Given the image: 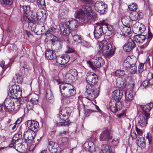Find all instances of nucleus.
<instances>
[{"label":"nucleus","instance_id":"nucleus-37","mask_svg":"<svg viewBox=\"0 0 153 153\" xmlns=\"http://www.w3.org/2000/svg\"><path fill=\"white\" fill-rule=\"evenodd\" d=\"M105 41L104 40L100 41L99 43V52L102 54V55L105 57L104 53L103 52L105 50L104 48L105 47Z\"/></svg>","mask_w":153,"mask_h":153},{"label":"nucleus","instance_id":"nucleus-56","mask_svg":"<svg viewBox=\"0 0 153 153\" xmlns=\"http://www.w3.org/2000/svg\"><path fill=\"white\" fill-rule=\"evenodd\" d=\"M62 143L63 145L66 144L68 143V139L65 137H63L62 138Z\"/></svg>","mask_w":153,"mask_h":153},{"label":"nucleus","instance_id":"nucleus-9","mask_svg":"<svg viewBox=\"0 0 153 153\" xmlns=\"http://www.w3.org/2000/svg\"><path fill=\"white\" fill-rule=\"evenodd\" d=\"M110 110L113 113H116L122 107L121 102H117L115 101H110L109 104Z\"/></svg>","mask_w":153,"mask_h":153},{"label":"nucleus","instance_id":"nucleus-62","mask_svg":"<svg viewBox=\"0 0 153 153\" xmlns=\"http://www.w3.org/2000/svg\"><path fill=\"white\" fill-rule=\"evenodd\" d=\"M27 98L26 97H22L20 99V102H21L22 105L23 104V103H25L27 102Z\"/></svg>","mask_w":153,"mask_h":153},{"label":"nucleus","instance_id":"nucleus-54","mask_svg":"<svg viewBox=\"0 0 153 153\" xmlns=\"http://www.w3.org/2000/svg\"><path fill=\"white\" fill-rule=\"evenodd\" d=\"M22 7L21 8H22L23 11H24V13H27V12H28V11H29L30 10V7L28 5H27V6H21Z\"/></svg>","mask_w":153,"mask_h":153},{"label":"nucleus","instance_id":"nucleus-7","mask_svg":"<svg viewBox=\"0 0 153 153\" xmlns=\"http://www.w3.org/2000/svg\"><path fill=\"white\" fill-rule=\"evenodd\" d=\"M86 80L87 83L93 86L97 82V77L94 73L89 72L87 74Z\"/></svg>","mask_w":153,"mask_h":153},{"label":"nucleus","instance_id":"nucleus-44","mask_svg":"<svg viewBox=\"0 0 153 153\" xmlns=\"http://www.w3.org/2000/svg\"><path fill=\"white\" fill-rule=\"evenodd\" d=\"M124 74V71L121 70H117L115 72V76L118 77H120V76H123Z\"/></svg>","mask_w":153,"mask_h":153},{"label":"nucleus","instance_id":"nucleus-16","mask_svg":"<svg viewBox=\"0 0 153 153\" xmlns=\"http://www.w3.org/2000/svg\"><path fill=\"white\" fill-rule=\"evenodd\" d=\"M76 30H73L70 33L71 34L73 39H71L72 42L75 45L80 43L82 42V39L80 36L76 34Z\"/></svg>","mask_w":153,"mask_h":153},{"label":"nucleus","instance_id":"nucleus-53","mask_svg":"<svg viewBox=\"0 0 153 153\" xmlns=\"http://www.w3.org/2000/svg\"><path fill=\"white\" fill-rule=\"evenodd\" d=\"M146 137L149 141V145H150L151 143L152 140V137L151 134L147 133Z\"/></svg>","mask_w":153,"mask_h":153},{"label":"nucleus","instance_id":"nucleus-36","mask_svg":"<svg viewBox=\"0 0 153 153\" xmlns=\"http://www.w3.org/2000/svg\"><path fill=\"white\" fill-rule=\"evenodd\" d=\"M112 139V134L109 129H106V141L108 143H110Z\"/></svg>","mask_w":153,"mask_h":153},{"label":"nucleus","instance_id":"nucleus-12","mask_svg":"<svg viewBox=\"0 0 153 153\" xmlns=\"http://www.w3.org/2000/svg\"><path fill=\"white\" fill-rule=\"evenodd\" d=\"M33 134L35 135L34 132L30 130H27L24 132L23 137L26 143H31L33 142L34 138Z\"/></svg>","mask_w":153,"mask_h":153},{"label":"nucleus","instance_id":"nucleus-57","mask_svg":"<svg viewBox=\"0 0 153 153\" xmlns=\"http://www.w3.org/2000/svg\"><path fill=\"white\" fill-rule=\"evenodd\" d=\"M100 139L101 141H104L105 139V131H103L100 134Z\"/></svg>","mask_w":153,"mask_h":153},{"label":"nucleus","instance_id":"nucleus-43","mask_svg":"<svg viewBox=\"0 0 153 153\" xmlns=\"http://www.w3.org/2000/svg\"><path fill=\"white\" fill-rule=\"evenodd\" d=\"M129 10L131 11H135L137 9V5L136 4L133 3L131 4L128 6Z\"/></svg>","mask_w":153,"mask_h":153},{"label":"nucleus","instance_id":"nucleus-38","mask_svg":"<svg viewBox=\"0 0 153 153\" xmlns=\"http://www.w3.org/2000/svg\"><path fill=\"white\" fill-rule=\"evenodd\" d=\"M21 106V102H20L19 100L13 102V104L12 105L13 107H12V110H14L17 111L19 109Z\"/></svg>","mask_w":153,"mask_h":153},{"label":"nucleus","instance_id":"nucleus-34","mask_svg":"<svg viewBox=\"0 0 153 153\" xmlns=\"http://www.w3.org/2000/svg\"><path fill=\"white\" fill-rule=\"evenodd\" d=\"M117 86H125L126 85V81L125 78L122 77H118L116 79Z\"/></svg>","mask_w":153,"mask_h":153},{"label":"nucleus","instance_id":"nucleus-19","mask_svg":"<svg viewBox=\"0 0 153 153\" xmlns=\"http://www.w3.org/2000/svg\"><path fill=\"white\" fill-rule=\"evenodd\" d=\"M9 90L11 95L14 94L15 96L20 97L22 95V89L20 87H11Z\"/></svg>","mask_w":153,"mask_h":153},{"label":"nucleus","instance_id":"nucleus-59","mask_svg":"<svg viewBox=\"0 0 153 153\" xmlns=\"http://www.w3.org/2000/svg\"><path fill=\"white\" fill-rule=\"evenodd\" d=\"M144 64L142 63H140L138 66V72L140 73H141L143 71V67Z\"/></svg>","mask_w":153,"mask_h":153},{"label":"nucleus","instance_id":"nucleus-18","mask_svg":"<svg viewBox=\"0 0 153 153\" xmlns=\"http://www.w3.org/2000/svg\"><path fill=\"white\" fill-rule=\"evenodd\" d=\"M153 107V104L152 103H149L144 105H141L140 107L143 111V115L146 116L147 117H149V112Z\"/></svg>","mask_w":153,"mask_h":153},{"label":"nucleus","instance_id":"nucleus-8","mask_svg":"<svg viewBox=\"0 0 153 153\" xmlns=\"http://www.w3.org/2000/svg\"><path fill=\"white\" fill-rule=\"evenodd\" d=\"M132 29L135 34H140L143 33L146 28L144 25L139 22H137L133 25Z\"/></svg>","mask_w":153,"mask_h":153},{"label":"nucleus","instance_id":"nucleus-45","mask_svg":"<svg viewBox=\"0 0 153 153\" xmlns=\"http://www.w3.org/2000/svg\"><path fill=\"white\" fill-rule=\"evenodd\" d=\"M70 96H73L76 94V91L74 87H72V88L68 89Z\"/></svg>","mask_w":153,"mask_h":153},{"label":"nucleus","instance_id":"nucleus-42","mask_svg":"<svg viewBox=\"0 0 153 153\" xmlns=\"http://www.w3.org/2000/svg\"><path fill=\"white\" fill-rule=\"evenodd\" d=\"M130 65H135L137 62V59L135 58H131L130 57H128L127 58Z\"/></svg>","mask_w":153,"mask_h":153},{"label":"nucleus","instance_id":"nucleus-48","mask_svg":"<svg viewBox=\"0 0 153 153\" xmlns=\"http://www.w3.org/2000/svg\"><path fill=\"white\" fill-rule=\"evenodd\" d=\"M36 3L39 7L45 5V0H36Z\"/></svg>","mask_w":153,"mask_h":153},{"label":"nucleus","instance_id":"nucleus-24","mask_svg":"<svg viewBox=\"0 0 153 153\" xmlns=\"http://www.w3.org/2000/svg\"><path fill=\"white\" fill-rule=\"evenodd\" d=\"M69 58L68 56H58L56 58V62L59 64L63 65L68 62Z\"/></svg>","mask_w":153,"mask_h":153},{"label":"nucleus","instance_id":"nucleus-6","mask_svg":"<svg viewBox=\"0 0 153 153\" xmlns=\"http://www.w3.org/2000/svg\"><path fill=\"white\" fill-rule=\"evenodd\" d=\"M105 24V21L103 20L100 23H97L95 26L94 32L95 37L97 39L100 38L103 33L102 26Z\"/></svg>","mask_w":153,"mask_h":153},{"label":"nucleus","instance_id":"nucleus-28","mask_svg":"<svg viewBox=\"0 0 153 153\" xmlns=\"http://www.w3.org/2000/svg\"><path fill=\"white\" fill-rule=\"evenodd\" d=\"M13 102L10 98H8L5 99L4 102V105L6 108L8 110H12V108Z\"/></svg>","mask_w":153,"mask_h":153},{"label":"nucleus","instance_id":"nucleus-20","mask_svg":"<svg viewBox=\"0 0 153 153\" xmlns=\"http://www.w3.org/2000/svg\"><path fill=\"white\" fill-rule=\"evenodd\" d=\"M135 44L134 41L130 39L123 46L124 50L126 52L131 51L135 47Z\"/></svg>","mask_w":153,"mask_h":153},{"label":"nucleus","instance_id":"nucleus-23","mask_svg":"<svg viewBox=\"0 0 153 153\" xmlns=\"http://www.w3.org/2000/svg\"><path fill=\"white\" fill-rule=\"evenodd\" d=\"M14 82L13 85H15L16 86L19 85L21 84L23 80V77L22 75L18 73H16L15 76L13 77Z\"/></svg>","mask_w":153,"mask_h":153},{"label":"nucleus","instance_id":"nucleus-40","mask_svg":"<svg viewBox=\"0 0 153 153\" xmlns=\"http://www.w3.org/2000/svg\"><path fill=\"white\" fill-rule=\"evenodd\" d=\"M137 68L135 65H131L127 70V71L131 74H135L137 72Z\"/></svg>","mask_w":153,"mask_h":153},{"label":"nucleus","instance_id":"nucleus-2","mask_svg":"<svg viewBox=\"0 0 153 153\" xmlns=\"http://www.w3.org/2000/svg\"><path fill=\"white\" fill-rule=\"evenodd\" d=\"M78 78V72L74 69L70 70L66 73L65 77V81H63L60 79L55 80L59 85H71V83L77 80Z\"/></svg>","mask_w":153,"mask_h":153},{"label":"nucleus","instance_id":"nucleus-63","mask_svg":"<svg viewBox=\"0 0 153 153\" xmlns=\"http://www.w3.org/2000/svg\"><path fill=\"white\" fill-rule=\"evenodd\" d=\"M118 143V140H111L110 143H108L110 145H112L114 146L116 145Z\"/></svg>","mask_w":153,"mask_h":153},{"label":"nucleus","instance_id":"nucleus-58","mask_svg":"<svg viewBox=\"0 0 153 153\" xmlns=\"http://www.w3.org/2000/svg\"><path fill=\"white\" fill-rule=\"evenodd\" d=\"M59 88L61 93L62 94H64L65 95H66L65 93H63V91L62 90L64 91L65 90V91H67L68 90V89L67 88V87H59Z\"/></svg>","mask_w":153,"mask_h":153},{"label":"nucleus","instance_id":"nucleus-47","mask_svg":"<svg viewBox=\"0 0 153 153\" xmlns=\"http://www.w3.org/2000/svg\"><path fill=\"white\" fill-rule=\"evenodd\" d=\"M55 31V29L54 27H52L50 29L48 30H47L46 32V34L47 35L50 34L54 36L53 34L54 33Z\"/></svg>","mask_w":153,"mask_h":153},{"label":"nucleus","instance_id":"nucleus-46","mask_svg":"<svg viewBox=\"0 0 153 153\" xmlns=\"http://www.w3.org/2000/svg\"><path fill=\"white\" fill-rule=\"evenodd\" d=\"M131 65L128 60L127 59L124 60L123 63V66L124 68H126V69L127 70L130 67Z\"/></svg>","mask_w":153,"mask_h":153},{"label":"nucleus","instance_id":"nucleus-4","mask_svg":"<svg viewBox=\"0 0 153 153\" xmlns=\"http://www.w3.org/2000/svg\"><path fill=\"white\" fill-rule=\"evenodd\" d=\"M89 66L94 70H96L97 68H99L103 65L105 63V61L101 57H97L94 56L91 59V61L87 62Z\"/></svg>","mask_w":153,"mask_h":153},{"label":"nucleus","instance_id":"nucleus-55","mask_svg":"<svg viewBox=\"0 0 153 153\" xmlns=\"http://www.w3.org/2000/svg\"><path fill=\"white\" fill-rule=\"evenodd\" d=\"M153 37V35L151 32L149 30L148 31V34L147 36H146V39L148 40V41L149 42L150 41L151 39Z\"/></svg>","mask_w":153,"mask_h":153},{"label":"nucleus","instance_id":"nucleus-39","mask_svg":"<svg viewBox=\"0 0 153 153\" xmlns=\"http://www.w3.org/2000/svg\"><path fill=\"white\" fill-rule=\"evenodd\" d=\"M45 97L47 100H52L53 98V96L51 93L50 89H47L46 91Z\"/></svg>","mask_w":153,"mask_h":153},{"label":"nucleus","instance_id":"nucleus-61","mask_svg":"<svg viewBox=\"0 0 153 153\" xmlns=\"http://www.w3.org/2000/svg\"><path fill=\"white\" fill-rule=\"evenodd\" d=\"M74 52V50L72 48L69 47H67V50L66 51V53H73Z\"/></svg>","mask_w":153,"mask_h":153},{"label":"nucleus","instance_id":"nucleus-31","mask_svg":"<svg viewBox=\"0 0 153 153\" xmlns=\"http://www.w3.org/2000/svg\"><path fill=\"white\" fill-rule=\"evenodd\" d=\"M46 58L48 59L51 60L55 57V53L53 51L47 50L45 53Z\"/></svg>","mask_w":153,"mask_h":153},{"label":"nucleus","instance_id":"nucleus-14","mask_svg":"<svg viewBox=\"0 0 153 153\" xmlns=\"http://www.w3.org/2000/svg\"><path fill=\"white\" fill-rule=\"evenodd\" d=\"M27 126L30 130L35 132L37 131L39 126V123L35 120H29L27 122Z\"/></svg>","mask_w":153,"mask_h":153},{"label":"nucleus","instance_id":"nucleus-64","mask_svg":"<svg viewBox=\"0 0 153 153\" xmlns=\"http://www.w3.org/2000/svg\"><path fill=\"white\" fill-rule=\"evenodd\" d=\"M78 108H79V110L81 109H82V108H84V104H83L82 102L81 101L80 103L79 102H78Z\"/></svg>","mask_w":153,"mask_h":153},{"label":"nucleus","instance_id":"nucleus-35","mask_svg":"<svg viewBox=\"0 0 153 153\" xmlns=\"http://www.w3.org/2000/svg\"><path fill=\"white\" fill-rule=\"evenodd\" d=\"M106 35L109 36L113 32V29L112 27L110 25L106 23Z\"/></svg>","mask_w":153,"mask_h":153},{"label":"nucleus","instance_id":"nucleus-5","mask_svg":"<svg viewBox=\"0 0 153 153\" xmlns=\"http://www.w3.org/2000/svg\"><path fill=\"white\" fill-rule=\"evenodd\" d=\"M84 149L87 151L91 153H104L105 149H101L99 152L96 151L94 143L91 141H88L85 142L83 144Z\"/></svg>","mask_w":153,"mask_h":153},{"label":"nucleus","instance_id":"nucleus-11","mask_svg":"<svg viewBox=\"0 0 153 153\" xmlns=\"http://www.w3.org/2000/svg\"><path fill=\"white\" fill-rule=\"evenodd\" d=\"M95 87H88L86 88V91L89 96H91L92 99L96 98L98 96L100 88L98 87L97 89L95 88Z\"/></svg>","mask_w":153,"mask_h":153},{"label":"nucleus","instance_id":"nucleus-1","mask_svg":"<svg viewBox=\"0 0 153 153\" xmlns=\"http://www.w3.org/2000/svg\"><path fill=\"white\" fill-rule=\"evenodd\" d=\"M78 20L74 19L70 21L66 22L62 24L60 29L63 34L66 36H68L71 33L70 30H75L77 22L85 23L89 20H94L96 18V16L92 12L91 8L89 5L84 6L82 9L79 10L77 12Z\"/></svg>","mask_w":153,"mask_h":153},{"label":"nucleus","instance_id":"nucleus-51","mask_svg":"<svg viewBox=\"0 0 153 153\" xmlns=\"http://www.w3.org/2000/svg\"><path fill=\"white\" fill-rule=\"evenodd\" d=\"M33 106V103L31 101H28L27 102L26 107L27 109L28 110L32 109Z\"/></svg>","mask_w":153,"mask_h":153},{"label":"nucleus","instance_id":"nucleus-29","mask_svg":"<svg viewBox=\"0 0 153 153\" xmlns=\"http://www.w3.org/2000/svg\"><path fill=\"white\" fill-rule=\"evenodd\" d=\"M131 26L124 25L120 27V30L122 33L125 35L130 34L131 32Z\"/></svg>","mask_w":153,"mask_h":153},{"label":"nucleus","instance_id":"nucleus-13","mask_svg":"<svg viewBox=\"0 0 153 153\" xmlns=\"http://www.w3.org/2000/svg\"><path fill=\"white\" fill-rule=\"evenodd\" d=\"M149 118L143 115L139 116L137 121V126L141 128L145 127L147 123V120Z\"/></svg>","mask_w":153,"mask_h":153},{"label":"nucleus","instance_id":"nucleus-25","mask_svg":"<svg viewBox=\"0 0 153 153\" xmlns=\"http://www.w3.org/2000/svg\"><path fill=\"white\" fill-rule=\"evenodd\" d=\"M9 146L11 147H13L17 150L22 148V139H20L15 141H11Z\"/></svg>","mask_w":153,"mask_h":153},{"label":"nucleus","instance_id":"nucleus-60","mask_svg":"<svg viewBox=\"0 0 153 153\" xmlns=\"http://www.w3.org/2000/svg\"><path fill=\"white\" fill-rule=\"evenodd\" d=\"M111 147L108 145H106V153H114V152H112L110 149Z\"/></svg>","mask_w":153,"mask_h":153},{"label":"nucleus","instance_id":"nucleus-50","mask_svg":"<svg viewBox=\"0 0 153 153\" xmlns=\"http://www.w3.org/2000/svg\"><path fill=\"white\" fill-rule=\"evenodd\" d=\"M151 81L153 82V79L150 80L149 83L147 80H145L142 82V85L143 86H148V85H153V83L151 82Z\"/></svg>","mask_w":153,"mask_h":153},{"label":"nucleus","instance_id":"nucleus-17","mask_svg":"<svg viewBox=\"0 0 153 153\" xmlns=\"http://www.w3.org/2000/svg\"><path fill=\"white\" fill-rule=\"evenodd\" d=\"M123 95V92L122 91L116 90L114 91L112 93L113 101H116L117 102H120V100L122 98Z\"/></svg>","mask_w":153,"mask_h":153},{"label":"nucleus","instance_id":"nucleus-27","mask_svg":"<svg viewBox=\"0 0 153 153\" xmlns=\"http://www.w3.org/2000/svg\"><path fill=\"white\" fill-rule=\"evenodd\" d=\"M121 21L123 23L129 26H131L132 24L131 18L129 16H125L121 18Z\"/></svg>","mask_w":153,"mask_h":153},{"label":"nucleus","instance_id":"nucleus-3","mask_svg":"<svg viewBox=\"0 0 153 153\" xmlns=\"http://www.w3.org/2000/svg\"><path fill=\"white\" fill-rule=\"evenodd\" d=\"M71 110L69 108H62L59 112V117L63 122H56V126L57 127L68 126L71 123L68 118L70 115Z\"/></svg>","mask_w":153,"mask_h":153},{"label":"nucleus","instance_id":"nucleus-21","mask_svg":"<svg viewBox=\"0 0 153 153\" xmlns=\"http://www.w3.org/2000/svg\"><path fill=\"white\" fill-rule=\"evenodd\" d=\"M95 10L101 14H103L105 11V4L102 2L97 1L94 5Z\"/></svg>","mask_w":153,"mask_h":153},{"label":"nucleus","instance_id":"nucleus-32","mask_svg":"<svg viewBox=\"0 0 153 153\" xmlns=\"http://www.w3.org/2000/svg\"><path fill=\"white\" fill-rule=\"evenodd\" d=\"M143 17V13H142L138 12L134 13L131 15V18L132 21H136L137 20H139Z\"/></svg>","mask_w":153,"mask_h":153},{"label":"nucleus","instance_id":"nucleus-26","mask_svg":"<svg viewBox=\"0 0 153 153\" xmlns=\"http://www.w3.org/2000/svg\"><path fill=\"white\" fill-rule=\"evenodd\" d=\"M43 16V13L40 10H38L36 13H33L32 15L33 21L34 22L41 20Z\"/></svg>","mask_w":153,"mask_h":153},{"label":"nucleus","instance_id":"nucleus-41","mask_svg":"<svg viewBox=\"0 0 153 153\" xmlns=\"http://www.w3.org/2000/svg\"><path fill=\"white\" fill-rule=\"evenodd\" d=\"M23 19L27 22L29 23L33 22V19L27 15V13H24L23 14Z\"/></svg>","mask_w":153,"mask_h":153},{"label":"nucleus","instance_id":"nucleus-30","mask_svg":"<svg viewBox=\"0 0 153 153\" xmlns=\"http://www.w3.org/2000/svg\"><path fill=\"white\" fill-rule=\"evenodd\" d=\"M136 143L137 145L141 148H144L146 147L145 139L142 137H138Z\"/></svg>","mask_w":153,"mask_h":153},{"label":"nucleus","instance_id":"nucleus-10","mask_svg":"<svg viewBox=\"0 0 153 153\" xmlns=\"http://www.w3.org/2000/svg\"><path fill=\"white\" fill-rule=\"evenodd\" d=\"M48 148L49 151L51 153H60L61 148L57 143L51 141L49 143Z\"/></svg>","mask_w":153,"mask_h":153},{"label":"nucleus","instance_id":"nucleus-22","mask_svg":"<svg viewBox=\"0 0 153 153\" xmlns=\"http://www.w3.org/2000/svg\"><path fill=\"white\" fill-rule=\"evenodd\" d=\"M134 93L131 89H128L125 92V102L128 103L131 101L133 99Z\"/></svg>","mask_w":153,"mask_h":153},{"label":"nucleus","instance_id":"nucleus-33","mask_svg":"<svg viewBox=\"0 0 153 153\" xmlns=\"http://www.w3.org/2000/svg\"><path fill=\"white\" fill-rule=\"evenodd\" d=\"M146 37L144 35H137L134 36V39L136 42L142 43L146 39Z\"/></svg>","mask_w":153,"mask_h":153},{"label":"nucleus","instance_id":"nucleus-15","mask_svg":"<svg viewBox=\"0 0 153 153\" xmlns=\"http://www.w3.org/2000/svg\"><path fill=\"white\" fill-rule=\"evenodd\" d=\"M115 48L110 43L106 45V58H110L115 53Z\"/></svg>","mask_w":153,"mask_h":153},{"label":"nucleus","instance_id":"nucleus-52","mask_svg":"<svg viewBox=\"0 0 153 153\" xmlns=\"http://www.w3.org/2000/svg\"><path fill=\"white\" fill-rule=\"evenodd\" d=\"M1 1L4 4L9 5H11L13 1V0H1Z\"/></svg>","mask_w":153,"mask_h":153},{"label":"nucleus","instance_id":"nucleus-49","mask_svg":"<svg viewBox=\"0 0 153 153\" xmlns=\"http://www.w3.org/2000/svg\"><path fill=\"white\" fill-rule=\"evenodd\" d=\"M21 137L22 135L21 134H16L13 137L12 141H14L20 139H22L21 138Z\"/></svg>","mask_w":153,"mask_h":153}]
</instances>
